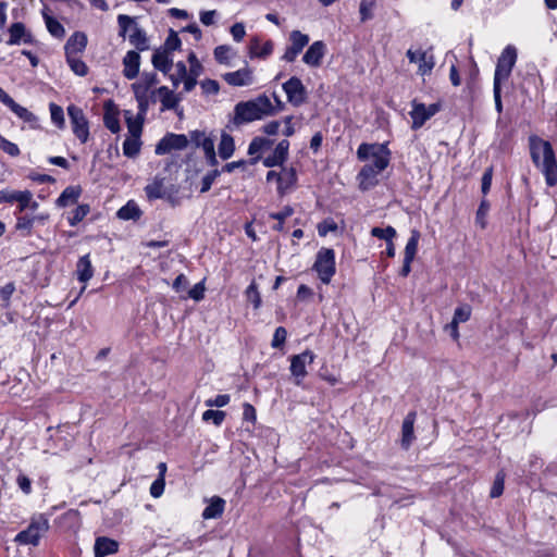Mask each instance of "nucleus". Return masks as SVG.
I'll use <instances>...</instances> for the list:
<instances>
[{
	"label": "nucleus",
	"instance_id": "nucleus-1",
	"mask_svg": "<svg viewBox=\"0 0 557 557\" xmlns=\"http://www.w3.org/2000/svg\"><path fill=\"white\" fill-rule=\"evenodd\" d=\"M275 114V109L270 98L267 95H259L258 97L239 101L234 107V114L230 119L227 128H238L245 124L258 121L264 116Z\"/></svg>",
	"mask_w": 557,
	"mask_h": 557
},
{
	"label": "nucleus",
	"instance_id": "nucleus-2",
	"mask_svg": "<svg viewBox=\"0 0 557 557\" xmlns=\"http://www.w3.org/2000/svg\"><path fill=\"white\" fill-rule=\"evenodd\" d=\"M530 153L533 163L541 169L546 185L555 186L557 184V160L550 143L537 136H531Z\"/></svg>",
	"mask_w": 557,
	"mask_h": 557
},
{
	"label": "nucleus",
	"instance_id": "nucleus-3",
	"mask_svg": "<svg viewBox=\"0 0 557 557\" xmlns=\"http://www.w3.org/2000/svg\"><path fill=\"white\" fill-rule=\"evenodd\" d=\"M52 513H38L30 518L27 528L18 532L14 542L18 545L38 546L40 539L49 531V516Z\"/></svg>",
	"mask_w": 557,
	"mask_h": 557
},
{
	"label": "nucleus",
	"instance_id": "nucleus-4",
	"mask_svg": "<svg viewBox=\"0 0 557 557\" xmlns=\"http://www.w3.org/2000/svg\"><path fill=\"white\" fill-rule=\"evenodd\" d=\"M312 270L323 284H329L336 272L334 249L322 247L317 252Z\"/></svg>",
	"mask_w": 557,
	"mask_h": 557
},
{
	"label": "nucleus",
	"instance_id": "nucleus-5",
	"mask_svg": "<svg viewBox=\"0 0 557 557\" xmlns=\"http://www.w3.org/2000/svg\"><path fill=\"white\" fill-rule=\"evenodd\" d=\"M410 104L411 111L409 112V115L412 121L411 128L413 131L421 128L428 120L442 110V103L440 101L425 106L417 99H413Z\"/></svg>",
	"mask_w": 557,
	"mask_h": 557
},
{
	"label": "nucleus",
	"instance_id": "nucleus-6",
	"mask_svg": "<svg viewBox=\"0 0 557 557\" xmlns=\"http://www.w3.org/2000/svg\"><path fill=\"white\" fill-rule=\"evenodd\" d=\"M517 61L516 47L508 45L498 57L495 73L494 85H502L503 81L508 79Z\"/></svg>",
	"mask_w": 557,
	"mask_h": 557
},
{
	"label": "nucleus",
	"instance_id": "nucleus-7",
	"mask_svg": "<svg viewBox=\"0 0 557 557\" xmlns=\"http://www.w3.org/2000/svg\"><path fill=\"white\" fill-rule=\"evenodd\" d=\"M66 110L73 134L82 144L87 143L89 138V123L84 114V111L75 104H70Z\"/></svg>",
	"mask_w": 557,
	"mask_h": 557
},
{
	"label": "nucleus",
	"instance_id": "nucleus-8",
	"mask_svg": "<svg viewBox=\"0 0 557 557\" xmlns=\"http://www.w3.org/2000/svg\"><path fill=\"white\" fill-rule=\"evenodd\" d=\"M315 359V354L306 349L301 354L293 355L290 357V373L295 377V384L300 386L308 372L306 370L307 364H311Z\"/></svg>",
	"mask_w": 557,
	"mask_h": 557
},
{
	"label": "nucleus",
	"instance_id": "nucleus-9",
	"mask_svg": "<svg viewBox=\"0 0 557 557\" xmlns=\"http://www.w3.org/2000/svg\"><path fill=\"white\" fill-rule=\"evenodd\" d=\"M189 144V138L185 134H165L156 145L154 153L163 156L170 153L172 150H183Z\"/></svg>",
	"mask_w": 557,
	"mask_h": 557
},
{
	"label": "nucleus",
	"instance_id": "nucleus-10",
	"mask_svg": "<svg viewBox=\"0 0 557 557\" xmlns=\"http://www.w3.org/2000/svg\"><path fill=\"white\" fill-rule=\"evenodd\" d=\"M282 87L286 94L287 101L292 106L300 107L307 101L308 92L299 77L292 76Z\"/></svg>",
	"mask_w": 557,
	"mask_h": 557
},
{
	"label": "nucleus",
	"instance_id": "nucleus-11",
	"mask_svg": "<svg viewBox=\"0 0 557 557\" xmlns=\"http://www.w3.org/2000/svg\"><path fill=\"white\" fill-rule=\"evenodd\" d=\"M290 46H288L282 59L286 62H294L297 55L309 44V36L300 30H293L289 35Z\"/></svg>",
	"mask_w": 557,
	"mask_h": 557
},
{
	"label": "nucleus",
	"instance_id": "nucleus-12",
	"mask_svg": "<svg viewBox=\"0 0 557 557\" xmlns=\"http://www.w3.org/2000/svg\"><path fill=\"white\" fill-rule=\"evenodd\" d=\"M289 141L287 139L281 140L273 152L262 159L265 168L282 166L288 158Z\"/></svg>",
	"mask_w": 557,
	"mask_h": 557
},
{
	"label": "nucleus",
	"instance_id": "nucleus-13",
	"mask_svg": "<svg viewBox=\"0 0 557 557\" xmlns=\"http://www.w3.org/2000/svg\"><path fill=\"white\" fill-rule=\"evenodd\" d=\"M326 53V45L322 40L312 42L302 57V62L311 67H319Z\"/></svg>",
	"mask_w": 557,
	"mask_h": 557
},
{
	"label": "nucleus",
	"instance_id": "nucleus-14",
	"mask_svg": "<svg viewBox=\"0 0 557 557\" xmlns=\"http://www.w3.org/2000/svg\"><path fill=\"white\" fill-rule=\"evenodd\" d=\"M87 35L83 32H74L67 39L64 51L65 58L70 59L71 57H77V54L83 53L87 47Z\"/></svg>",
	"mask_w": 557,
	"mask_h": 557
},
{
	"label": "nucleus",
	"instance_id": "nucleus-15",
	"mask_svg": "<svg viewBox=\"0 0 557 557\" xmlns=\"http://www.w3.org/2000/svg\"><path fill=\"white\" fill-rule=\"evenodd\" d=\"M223 79L231 86L243 87L252 84V71L248 66L222 75Z\"/></svg>",
	"mask_w": 557,
	"mask_h": 557
},
{
	"label": "nucleus",
	"instance_id": "nucleus-16",
	"mask_svg": "<svg viewBox=\"0 0 557 557\" xmlns=\"http://www.w3.org/2000/svg\"><path fill=\"white\" fill-rule=\"evenodd\" d=\"M9 34L10 37L9 40L7 41L9 46L20 45L22 41L24 44L34 42L33 35L26 30V27L22 22H15L11 24L9 28Z\"/></svg>",
	"mask_w": 557,
	"mask_h": 557
},
{
	"label": "nucleus",
	"instance_id": "nucleus-17",
	"mask_svg": "<svg viewBox=\"0 0 557 557\" xmlns=\"http://www.w3.org/2000/svg\"><path fill=\"white\" fill-rule=\"evenodd\" d=\"M123 75L127 79H134L139 74L140 54L136 50H129L123 58Z\"/></svg>",
	"mask_w": 557,
	"mask_h": 557
},
{
	"label": "nucleus",
	"instance_id": "nucleus-18",
	"mask_svg": "<svg viewBox=\"0 0 557 557\" xmlns=\"http://www.w3.org/2000/svg\"><path fill=\"white\" fill-rule=\"evenodd\" d=\"M417 412L409 411L404 418L401 425V446L408 449L414 440L413 425L416 422Z\"/></svg>",
	"mask_w": 557,
	"mask_h": 557
},
{
	"label": "nucleus",
	"instance_id": "nucleus-19",
	"mask_svg": "<svg viewBox=\"0 0 557 557\" xmlns=\"http://www.w3.org/2000/svg\"><path fill=\"white\" fill-rule=\"evenodd\" d=\"M119 549V543L107 536H99L95 541L94 555L95 557H107L115 554Z\"/></svg>",
	"mask_w": 557,
	"mask_h": 557
},
{
	"label": "nucleus",
	"instance_id": "nucleus-20",
	"mask_svg": "<svg viewBox=\"0 0 557 557\" xmlns=\"http://www.w3.org/2000/svg\"><path fill=\"white\" fill-rule=\"evenodd\" d=\"M128 41L135 47L137 52H143L149 49L147 33L138 24H135L133 32L128 35Z\"/></svg>",
	"mask_w": 557,
	"mask_h": 557
},
{
	"label": "nucleus",
	"instance_id": "nucleus-21",
	"mask_svg": "<svg viewBox=\"0 0 557 557\" xmlns=\"http://www.w3.org/2000/svg\"><path fill=\"white\" fill-rule=\"evenodd\" d=\"M82 194V187L79 185L67 186L57 198L55 205L59 208H65L70 205L77 202Z\"/></svg>",
	"mask_w": 557,
	"mask_h": 557
},
{
	"label": "nucleus",
	"instance_id": "nucleus-22",
	"mask_svg": "<svg viewBox=\"0 0 557 557\" xmlns=\"http://www.w3.org/2000/svg\"><path fill=\"white\" fill-rule=\"evenodd\" d=\"M391 159V150L388 149V144L383 143L380 145V150L373 156V162L369 165L376 172L381 173L384 171L388 164Z\"/></svg>",
	"mask_w": 557,
	"mask_h": 557
},
{
	"label": "nucleus",
	"instance_id": "nucleus-23",
	"mask_svg": "<svg viewBox=\"0 0 557 557\" xmlns=\"http://www.w3.org/2000/svg\"><path fill=\"white\" fill-rule=\"evenodd\" d=\"M151 62L153 67L163 74H168L173 66V60L170 57V53L161 50V48L154 50Z\"/></svg>",
	"mask_w": 557,
	"mask_h": 557
},
{
	"label": "nucleus",
	"instance_id": "nucleus-24",
	"mask_svg": "<svg viewBox=\"0 0 557 557\" xmlns=\"http://www.w3.org/2000/svg\"><path fill=\"white\" fill-rule=\"evenodd\" d=\"M76 275L81 283L86 284L94 275V268L90 260V255L82 256L76 262Z\"/></svg>",
	"mask_w": 557,
	"mask_h": 557
},
{
	"label": "nucleus",
	"instance_id": "nucleus-25",
	"mask_svg": "<svg viewBox=\"0 0 557 557\" xmlns=\"http://www.w3.org/2000/svg\"><path fill=\"white\" fill-rule=\"evenodd\" d=\"M164 177L159 175L154 176L152 182L144 188L145 194L149 200L166 198V191L164 189Z\"/></svg>",
	"mask_w": 557,
	"mask_h": 557
},
{
	"label": "nucleus",
	"instance_id": "nucleus-26",
	"mask_svg": "<svg viewBox=\"0 0 557 557\" xmlns=\"http://www.w3.org/2000/svg\"><path fill=\"white\" fill-rule=\"evenodd\" d=\"M188 138L189 143H191L195 148H202L203 151H206L207 145L210 148L214 147L215 137L212 134L207 135L205 131H190Z\"/></svg>",
	"mask_w": 557,
	"mask_h": 557
},
{
	"label": "nucleus",
	"instance_id": "nucleus-27",
	"mask_svg": "<svg viewBox=\"0 0 557 557\" xmlns=\"http://www.w3.org/2000/svg\"><path fill=\"white\" fill-rule=\"evenodd\" d=\"M143 211L134 200H128L116 212V216L123 221H138Z\"/></svg>",
	"mask_w": 557,
	"mask_h": 557
},
{
	"label": "nucleus",
	"instance_id": "nucleus-28",
	"mask_svg": "<svg viewBox=\"0 0 557 557\" xmlns=\"http://www.w3.org/2000/svg\"><path fill=\"white\" fill-rule=\"evenodd\" d=\"M112 101L106 103V111L103 114V124L104 126L113 134L120 132V120L119 112L112 108Z\"/></svg>",
	"mask_w": 557,
	"mask_h": 557
},
{
	"label": "nucleus",
	"instance_id": "nucleus-29",
	"mask_svg": "<svg viewBox=\"0 0 557 557\" xmlns=\"http://www.w3.org/2000/svg\"><path fill=\"white\" fill-rule=\"evenodd\" d=\"M58 523L65 530H77L81 527V513L77 509H70L59 517Z\"/></svg>",
	"mask_w": 557,
	"mask_h": 557
},
{
	"label": "nucleus",
	"instance_id": "nucleus-30",
	"mask_svg": "<svg viewBox=\"0 0 557 557\" xmlns=\"http://www.w3.org/2000/svg\"><path fill=\"white\" fill-rule=\"evenodd\" d=\"M158 94L160 96V100L162 103V110H173L177 107L181 98L172 90H170L166 86H161L153 94Z\"/></svg>",
	"mask_w": 557,
	"mask_h": 557
},
{
	"label": "nucleus",
	"instance_id": "nucleus-31",
	"mask_svg": "<svg viewBox=\"0 0 557 557\" xmlns=\"http://www.w3.org/2000/svg\"><path fill=\"white\" fill-rule=\"evenodd\" d=\"M219 156L223 160L230 159L235 151V141L231 134L222 132L218 146Z\"/></svg>",
	"mask_w": 557,
	"mask_h": 557
},
{
	"label": "nucleus",
	"instance_id": "nucleus-32",
	"mask_svg": "<svg viewBox=\"0 0 557 557\" xmlns=\"http://www.w3.org/2000/svg\"><path fill=\"white\" fill-rule=\"evenodd\" d=\"M259 39L256 37L251 40L250 58L267 59L273 52L274 45L271 40H267L259 49Z\"/></svg>",
	"mask_w": 557,
	"mask_h": 557
},
{
	"label": "nucleus",
	"instance_id": "nucleus-33",
	"mask_svg": "<svg viewBox=\"0 0 557 557\" xmlns=\"http://www.w3.org/2000/svg\"><path fill=\"white\" fill-rule=\"evenodd\" d=\"M377 174L370 165H363L358 174L360 188L367 190L369 187L374 186L377 183Z\"/></svg>",
	"mask_w": 557,
	"mask_h": 557
},
{
	"label": "nucleus",
	"instance_id": "nucleus-34",
	"mask_svg": "<svg viewBox=\"0 0 557 557\" xmlns=\"http://www.w3.org/2000/svg\"><path fill=\"white\" fill-rule=\"evenodd\" d=\"M225 500L221 497H213L211 503L205 508L202 517L205 519H214L220 517L224 511Z\"/></svg>",
	"mask_w": 557,
	"mask_h": 557
},
{
	"label": "nucleus",
	"instance_id": "nucleus-35",
	"mask_svg": "<svg viewBox=\"0 0 557 557\" xmlns=\"http://www.w3.org/2000/svg\"><path fill=\"white\" fill-rule=\"evenodd\" d=\"M293 213H294V208L290 206H285L278 212H271L269 214V218L277 221V223L272 226V230L275 232H284L285 231L284 222L287 218L293 215Z\"/></svg>",
	"mask_w": 557,
	"mask_h": 557
},
{
	"label": "nucleus",
	"instance_id": "nucleus-36",
	"mask_svg": "<svg viewBox=\"0 0 557 557\" xmlns=\"http://www.w3.org/2000/svg\"><path fill=\"white\" fill-rule=\"evenodd\" d=\"M45 23L48 32L54 38L61 39L65 36L64 26L53 16L45 14Z\"/></svg>",
	"mask_w": 557,
	"mask_h": 557
},
{
	"label": "nucleus",
	"instance_id": "nucleus-37",
	"mask_svg": "<svg viewBox=\"0 0 557 557\" xmlns=\"http://www.w3.org/2000/svg\"><path fill=\"white\" fill-rule=\"evenodd\" d=\"M181 47H182V40L178 37V34L174 29L170 28L169 35H168L163 46L160 47L161 50L166 51L168 53H171L173 51L181 50Z\"/></svg>",
	"mask_w": 557,
	"mask_h": 557
},
{
	"label": "nucleus",
	"instance_id": "nucleus-38",
	"mask_svg": "<svg viewBox=\"0 0 557 557\" xmlns=\"http://www.w3.org/2000/svg\"><path fill=\"white\" fill-rule=\"evenodd\" d=\"M141 141L139 138L127 137L123 143V153L127 158H135L140 151Z\"/></svg>",
	"mask_w": 557,
	"mask_h": 557
},
{
	"label": "nucleus",
	"instance_id": "nucleus-39",
	"mask_svg": "<svg viewBox=\"0 0 557 557\" xmlns=\"http://www.w3.org/2000/svg\"><path fill=\"white\" fill-rule=\"evenodd\" d=\"M420 239V232L417 230L411 231V235L405 247V256L404 258L414 259L418 251V244Z\"/></svg>",
	"mask_w": 557,
	"mask_h": 557
},
{
	"label": "nucleus",
	"instance_id": "nucleus-40",
	"mask_svg": "<svg viewBox=\"0 0 557 557\" xmlns=\"http://www.w3.org/2000/svg\"><path fill=\"white\" fill-rule=\"evenodd\" d=\"M490 208V201L485 197H483L475 213V223L481 228H485L487 225L486 216L488 214Z\"/></svg>",
	"mask_w": 557,
	"mask_h": 557
},
{
	"label": "nucleus",
	"instance_id": "nucleus-41",
	"mask_svg": "<svg viewBox=\"0 0 557 557\" xmlns=\"http://www.w3.org/2000/svg\"><path fill=\"white\" fill-rule=\"evenodd\" d=\"M51 122L60 129L65 127V119L62 107L51 102L49 104Z\"/></svg>",
	"mask_w": 557,
	"mask_h": 557
},
{
	"label": "nucleus",
	"instance_id": "nucleus-42",
	"mask_svg": "<svg viewBox=\"0 0 557 557\" xmlns=\"http://www.w3.org/2000/svg\"><path fill=\"white\" fill-rule=\"evenodd\" d=\"M245 295H246L247 300H249L252 304L253 309L257 310L261 307V304H262L261 295L259 293L258 285L255 281H252L248 285V287L246 288Z\"/></svg>",
	"mask_w": 557,
	"mask_h": 557
},
{
	"label": "nucleus",
	"instance_id": "nucleus-43",
	"mask_svg": "<svg viewBox=\"0 0 557 557\" xmlns=\"http://www.w3.org/2000/svg\"><path fill=\"white\" fill-rule=\"evenodd\" d=\"M137 24L136 18L126 14L117 15L119 36L125 37L128 30L133 32V27Z\"/></svg>",
	"mask_w": 557,
	"mask_h": 557
},
{
	"label": "nucleus",
	"instance_id": "nucleus-44",
	"mask_svg": "<svg viewBox=\"0 0 557 557\" xmlns=\"http://www.w3.org/2000/svg\"><path fill=\"white\" fill-rule=\"evenodd\" d=\"M381 144H367L362 143L359 145L357 149V157L359 160L364 161L370 157L375 156L377 150H380Z\"/></svg>",
	"mask_w": 557,
	"mask_h": 557
},
{
	"label": "nucleus",
	"instance_id": "nucleus-45",
	"mask_svg": "<svg viewBox=\"0 0 557 557\" xmlns=\"http://www.w3.org/2000/svg\"><path fill=\"white\" fill-rule=\"evenodd\" d=\"M419 74L426 75L431 73L434 66L433 55L428 54L426 51L419 52Z\"/></svg>",
	"mask_w": 557,
	"mask_h": 557
},
{
	"label": "nucleus",
	"instance_id": "nucleus-46",
	"mask_svg": "<svg viewBox=\"0 0 557 557\" xmlns=\"http://www.w3.org/2000/svg\"><path fill=\"white\" fill-rule=\"evenodd\" d=\"M506 474L503 470L498 471L495 475L492 488L490 491L491 498H497L504 493Z\"/></svg>",
	"mask_w": 557,
	"mask_h": 557
},
{
	"label": "nucleus",
	"instance_id": "nucleus-47",
	"mask_svg": "<svg viewBox=\"0 0 557 557\" xmlns=\"http://www.w3.org/2000/svg\"><path fill=\"white\" fill-rule=\"evenodd\" d=\"M90 212V207L87 203L78 205L73 211L72 215L67 219L71 226H76Z\"/></svg>",
	"mask_w": 557,
	"mask_h": 557
},
{
	"label": "nucleus",
	"instance_id": "nucleus-48",
	"mask_svg": "<svg viewBox=\"0 0 557 557\" xmlns=\"http://www.w3.org/2000/svg\"><path fill=\"white\" fill-rule=\"evenodd\" d=\"M144 121L145 119H139L138 116L135 119H133L132 115L126 117L127 128L131 137L140 139Z\"/></svg>",
	"mask_w": 557,
	"mask_h": 557
},
{
	"label": "nucleus",
	"instance_id": "nucleus-49",
	"mask_svg": "<svg viewBox=\"0 0 557 557\" xmlns=\"http://www.w3.org/2000/svg\"><path fill=\"white\" fill-rule=\"evenodd\" d=\"M66 62L76 75L84 77L88 74V66L82 59L71 57L70 59H66Z\"/></svg>",
	"mask_w": 557,
	"mask_h": 557
},
{
	"label": "nucleus",
	"instance_id": "nucleus-50",
	"mask_svg": "<svg viewBox=\"0 0 557 557\" xmlns=\"http://www.w3.org/2000/svg\"><path fill=\"white\" fill-rule=\"evenodd\" d=\"M370 233H371V236L380 238V239H384L386 243L389 240H393L397 234L396 230L391 225L386 226L385 228L373 227Z\"/></svg>",
	"mask_w": 557,
	"mask_h": 557
},
{
	"label": "nucleus",
	"instance_id": "nucleus-51",
	"mask_svg": "<svg viewBox=\"0 0 557 557\" xmlns=\"http://www.w3.org/2000/svg\"><path fill=\"white\" fill-rule=\"evenodd\" d=\"M35 218L28 215L17 216L15 230L23 232L24 236H29L34 226Z\"/></svg>",
	"mask_w": 557,
	"mask_h": 557
},
{
	"label": "nucleus",
	"instance_id": "nucleus-52",
	"mask_svg": "<svg viewBox=\"0 0 557 557\" xmlns=\"http://www.w3.org/2000/svg\"><path fill=\"white\" fill-rule=\"evenodd\" d=\"M282 177L284 178L285 194L296 185L297 183V171L295 168H284L282 171Z\"/></svg>",
	"mask_w": 557,
	"mask_h": 557
},
{
	"label": "nucleus",
	"instance_id": "nucleus-53",
	"mask_svg": "<svg viewBox=\"0 0 557 557\" xmlns=\"http://www.w3.org/2000/svg\"><path fill=\"white\" fill-rule=\"evenodd\" d=\"M226 417V413L222 410L208 409L202 413V420L206 422L212 421L216 426L221 425Z\"/></svg>",
	"mask_w": 557,
	"mask_h": 557
},
{
	"label": "nucleus",
	"instance_id": "nucleus-54",
	"mask_svg": "<svg viewBox=\"0 0 557 557\" xmlns=\"http://www.w3.org/2000/svg\"><path fill=\"white\" fill-rule=\"evenodd\" d=\"M10 109L25 122L32 123L37 120L36 115L33 112H30L28 109L22 107L16 102H14V104H12Z\"/></svg>",
	"mask_w": 557,
	"mask_h": 557
},
{
	"label": "nucleus",
	"instance_id": "nucleus-55",
	"mask_svg": "<svg viewBox=\"0 0 557 557\" xmlns=\"http://www.w3.org/2000/svg\"><path fill=\"white\" fill-rule=\"evenodd\" d=\"M318 234L321 237L326 236L331 232L337 231V223L332 218H326L322 222H320L317 226Z\"/></svg>",
	"mask_w": 557,
	"mask_h": 557
},
{
	"label": "nucleus",
	"instance_id": "nucleus-56",
	"mask_svg": "<svg viewBox=\"0 0 557 557\" xmlns=\"http://www.w3.org/2000/svg\"><path fill=\"white\" fill-rule=\"evenodd\" d=\"M205 292H206V286H205V280L200 281L199 283L195 284L187 293V296H185L184 298H190L195 301H200L205 298Z\"/></svg>",
	"mask_w": 557,
	"mask_h": 557
},
{
	"label": "nucleus",
	"instance_id": "nucleus-57",
	"mask_svg": "<svg viewBox=\"0 0 557 557\" xmlns=\"http://www.w3.org/2000/svg\"><path fill=\"white\" fill-rule=\"evenodd\" d=\"M375 2L373 0H361L359 5V13L361 22L369 21L373 17L372 9L374 8Z\"/></svg>",
	"mask_w": 557,
	"mask_h": 557
},
{
	"label": "nucleus",
	"instance_id": "nucleus-58",
	"mask_svg": "<svg viewBox=\"0 0 557 557\" xmlns=\"http://www.w3.org/2000/svg\"><path fill=\"white\" fill-rule=\"evenodd\" d=\"M220 174H221V171L218 169H214V170L208 172L201 180L200 193L205 194V193L209 191L212 184L214 183L216 177L220 176Z\"/></svg>",
	"mask_w": 557,
	"mask_h": 557
},
{
	"label": "nucleus",
	"instance_id": "nucleus-59",
	"mask_svg": "<svg viewBox=\"0 0 557 557\" xmlns=\"http://www.w3.org/2000/svg\"><path fill=\"white\" fill-rule=\"evenodd\" d=\"M0 149L11 157H17L21 151L16 144L8 140L0 134Z\"/></svg>",
	"mask_w": 557,
	"mask_h": 557
},
{
	"label": "nucleus",
	"instance_id": "nucleus-60",
	"mask_svg": "<svg viewBox=\"0 0 557 557\" xmlns=\"http://www.w3.org/2000/svg\"><path fill=\"white\" fill-rule=\"evenodd\" d=\"M287 337V331L284 326H278L275 329L273 338L271 342V346L273 348H281L284 346Z\"/></svg>",
	"mask_w": 557,
	"mask_h": 557
},
{
	"label": "nucleus",
	"instance_id": "nucleus-61",
	"mask_svg": "<svg viewBox=\"0 0 557 557\" xmlns=\"http://www.w3.org/2000/svg\"><path fill=\"white\" fill-rule=\"evenodd\" d=\"M230 51L231 47L226 45H221L214 48L213 54L216 62L221 64H227L230 60Z\"/></svg>",
	"mask_w": 557,
	"mask_h": 557
},
{
	"label": "nucleus",
	"instance_id": "nucleus-62",
	"mask_svg": "<svg viewBox=\"0 0 557 557\" xmlns=\"http://www.w3.org/2000/svg\"><path fill=\"white\" fill-rule=\"evenodd\" d=\"M32 193L29 190L15 191V201L18 202V211L23 212L26 208H28L32 200Z\"/></svg>",
	"mask_w": 557,
	"mask_h": 557
},
{
	"label": "nucleus",
	"instance_id": "nucleus-63",
	"mask_svg": "<svg viewBox=\"0 0 557 557\" xmlns=\"http://www.w3.org/2000/svg\"><path fill=\"white\" fill-rule=\"evenodd\" d=\"M471 315V308L469 306H459L455 309L453 321L459 323L467 322Z\"/></svg>",
	"mask_w": 557,
	"mask_h": 557
},
{
	"label": "nucleus",
	"instance_id": "nucleus-64",
	"mask_svg": "<svg viewBox=\"0 0 557 557\" xmlns=\"http://www.w3.org/2000/svg\"><path fill=\"white\" fill-rule=\"evenodd\" d=\"M492 180H493V166H488L485 169L482 178H481V191L483 196L485 197L492 186Z\"/></svg>",
	"mask_w": 557,
	"mask_h": 557
}]
</instances>
